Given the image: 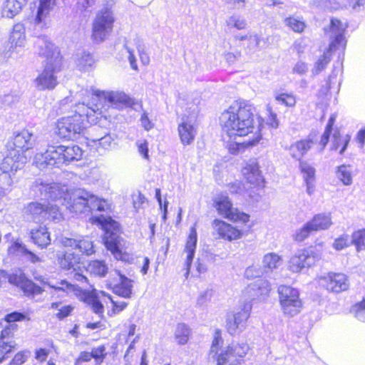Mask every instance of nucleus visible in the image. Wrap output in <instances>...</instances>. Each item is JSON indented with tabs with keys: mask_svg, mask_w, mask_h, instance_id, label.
I'll return each mask as SVG.
<instances>
[{
	"mask_svg": "<svg viewBox=\"0 0 365 365\" xmlns=\"http://www.w3.org/2000/svg\"><path fill=\"white\" fill-rule=\"evenodd\" d=\"M37 183L49 184L53 185L56 182H44L41 180H38L33 185V190L36 192V195L41 199L51 200L56 203L51 202L42 203L39 202H31L28 203L24 209V216L26 220L34 222H42L46 220H53L54 222H59L63 219V215L59 210L58 205L61 202L58 200H54L51 197H44L41 196V192L35 187Z\"/></svg>",
	"mask_w": 365,
	"mask_h": 365,
	"instance_id": "5",
	"label": "nucleus"
},
{
	"mask_svg": "<svg viewBox=\"0 0 365 365\" xmlns=\"http://www.w3.org/2000/svg\"><path fill=\"white\" fill-rule=\"evenodd\" d=\"M36 52L41 56H44L46 58V62L53 61V54L56 52L59 56L60 52L54 46V45L50 41L48 38L46 36H38L36 40L35 43Z\"/></svg>",
	"mask_w": 365,
	"mask_h": 365,
	"instance_id": "27",
	"label": "nucleus"
},
{
	"mask_svg": "<svg viewBox=\"0 0 365 365\" xmlns=\"http://www.w3.org/2000/svg\"><path fill=\"white\" fill-rule=\"evenodd\" d=\"M73 310V307L71 305L62 306L58 309V312L56 314V316L59 319H63L71 314Z\"/></svg>",
	"mask_w": 365,
	"mask_h": 365,
	"instance_id": "62",
	"label": "nucleus"
},
{
	"mask_svg": "<svg viewBox=\"0 0 365 365\" xmlns=\"http://www.w3.org/2000/svg\"><path fill=\"white\" fill-rule=\"evenodd\" d=\"M155 197L159 203L160 208L163 211V220L165 222L167 220V214H168V202H165L164 205L162 204V198L160 189H156L155 190Z\"/></svg>",
	"mask_w": 365,
	"mask_h": 365,
	"instance_id": "61",
	"label": "nucleus"
},
{
	"mask_svg": "<svg viewBox=\"0 0 365 365\" xmlns=\"http://www.w3.org/2000/svg\"><path fill=\"white\" fill-rule=\"evenodd\" d=\"M58 260L60 267L63 269H73L76 272L81 268V258L80 255L71 252L69 250L61 254H58Z\"/></svg>",
	"mask_w": 365,
	"mask_h": 365,
	"instance_id": "28",
	"label": "nucleus"
},
{
	"mask_svg": "<svg viewBox=\"0 0 365 365\" xmlns=\"http://www.w3.org/2000/svg\"><path fill=\"white\" fill-rule=\"evenodd\" d=\"M351 312L354 313L355 317L359 320L365 322V299L356 304L352 308Z\"/></svg>",
	"mask_w": 365,
	"mask_h": 365,
	"instance_id": "56",
	"label": "nucleus"
},
{
	"mask_svg": "<svg viewBox=\"0 0 365 365\" xmlns=\"http://www.w3.org/2000/svg\"><path fill=\"white\" fill-rule=\"evenodd\" d=\"M59 242L65 248L78 249L81 252L87 255L95 252L93 243L88 237L74 239L61 237Z\"/></svg>",
	"mask_w": 365,
	"mask_h": 365,
	"instance_id": "24",
	"label": "nucleus"
},
{
	"mask_svg": "<svg viewBox=\"0 0 365 365\" xmlns=\"http://www.w3.org/2000/svg\"><path fill=\"white\" fill-rule=\"evenodd\" d=\"M118 279L119 282L113 285V292L121 297L130 298L133 294L134 281L121 274H118Z\"/></svg>",
	"mask_w": 365,
	"mask_h": 365,
	"instance_id": "31",
	"label": "nucleus"
},
{
	"mask_svg": "<svg viewBox=\"0 0 365 365\" xmlns=\"http://www.w3.org/2000/svg\"><path fill=\"white\" fill-rule=\"evenodd\" d=\"M92 358L95 359L97 364H101L105 357V347L103 346L93 349L91 352Z\"/></svg>",
	"mask_w": 365,
	"mask_h": 365,
	"instance_id": "60",
	"label": "nucleus"
},
{
	"mask_svg": "<svg viewBox=\"0 0 365 365\" xmlns=\"http://www.w3.org/2000/svg\"><path fill=\"white\" fill-rule=\"evenodd\" d=\"M319 284L327 290L341 292L348 289L349 283L347 277L342 273L330 272L319 277Z\"/></svg>",
	"mask_w": 365,
	"mask_h": 365,
	"instance_id": "17",
	"label": "nucleus"
},
{
	"mask_svg": "<svg viewBox=\"0 0 365 365\" xmlns=\"http://www.w3.org/2000/svg\"><path fill=\"white\" fill-rule=\"evenodd\" d=\"M75 114L59 118L56 123V134L61 138L76 140L84 131L88 124L96 123L98 115H102L103 111L98 105L90 106L83 101L76 105Z\"/></svg>",
	"mask_w": 365,
	"mask_h": 365,
	"instance_id": "3",
	"label": "nucleus"
},
{
	"mask_svg": "<svg viewBox=\"0 0 365 365\" xmlns=\"http://www.w3.org/2000/svg\"><path fill=\"white\" fill-rule=\"evenodd\" d=\"M309 222L314 231L327 230L332 225L331 216L330 213H319L314 215Z\"/></svg>",
	"mask_w": 365,
	"mask_h": 365,
	"instance_id": "36",
	"label": "nucleus"
},
{
	"mask_svg": "<svg viewBox=\"0 0 365 365\" xmlns=\"http://www.w3.org/2000/svg\"><path fill=\"white\" fill-rule=\"evenodd\" d=\"M227 26L230 28H235L237 30L245 29L247 26V20L240 14H233L226 20Z\"/></svg>",
	"mask_w": 365,
	"mask_h": 365,
	"instance_id": "45",
	"label": "nucleus"
},
{
	"mask_svg": "<svg viewBox=\"0 0 365 365\" xmlns=\"http://www.w3.org/2000/svg\"><path fill=\"white\" fill-rule=\"evenodd\" d=\"M251 309L252 304L248 301L245 302L242 307H239L227 314L226 327L230 334H236L245 328Z\"/></svg>",
	"mask_w": 365,
	"mask_h": 365,
	"instance_id": "15",
	"label": "nucleus"
},
{
	"mask_svg": "<svg viewBox=\"0 0 365 365\" xmlns=\"http://www.w3.org/2000/svg\"><path fill=\"white\" fill-rule=\"evenodd\" d=\"M349 141V135H346L344 137H342L339 132H335L333 135L331 149L333 150H337L341 145V148L339 150V153L343 154Z\"/></svg>",
	"mask_w": 365,
	"mask_h": 365,
	"instance_id": "42",
	"label": "nucleus"
},
{
	"mask_svg": "<svg viewBox=\"0 0 365 365\" xmlns=\"http://www.w3.org/2000/svg\"><path fill=\"white\" fill-rule=\"evenodd\" d=\"M335 173L336 178L344 185H350L352 184V170L350 165H341L336 167Z\"/></svg>",
	"mask_w": 365,
	"mask_h": 365,
	"instance_id": "41",
	"label": "nucleus"
},
{
	"mask_svg": "<svg viewBox=\"0 0 365 365\" xmlns=\"http://www.w3.org/2000/svg\"><path fill=\"white\" fill-rule=\"evenodd\" d=\"M322 255V245L298 250L287 262V269L292 273H300L305 268L315 265Z\"/></svg>",
	"mask_w": 365,
	"mask_h": 365,
	"instance_id": "12",
	"label": "nucleus"
},
{
	"mask_svg": "<svg viewBox=\"0 0 365 365\" xmlns=\"http://www.w3.org/2000/svg\"><path fill=\"white\" fill-rule=\"evenodd\" d=\"M190 334V329L187 324L184 323H179L177 324L174 335L178 344H185L189 340Z\"/></svg>",
	"mask_w": 365,
	"mask_h": 365,
	"instance_id": "40",
	"label": "nucleus"
},
{
	"mask_svg": "<svg viewBox=\"0 0 365 365\" xmlns=\"http://www.w3.org/2000/svg\"><path fill=\"white\" fill-rule=\"evenodd\" d=\"M351 244H354L358 252L365 247V229L359 230L352 234Z\"/></svg>",
	"mask_w": 365,
	"mask_h": 365,
	"instance_id": "50",
	"label": "nucleus"
},
{
	"mask_svg": "<svg viewBox=\"0 0 365 365\" xmlns=\"http://www.w3.org/2000/svg\"><path fill=\"white\" fill-rule=\"evenodd\" d=\"M351 244V240H349L348 235H342L338 238L335 239L333 242V247L336 250H341Z\"/></svg>",
	"mask_w": 365,
	"mask_h": 365,
	"instance_id": "54",
	"label": "nucleus"
},
{
	"mask_svg": "<svg viewBox=\"0 0 365 365\" xmlns=\"http://www.w3.org/2000/svg\"><path fill=\"white\" fill-rule=\"evenodd\" d=\"M140 123L141 125L144 128V129L147 131L152 129L154 126V123H152L148 118V113L144 112L140 117Z\"/></svg>",
	"mask_w": 365,
	"mask_h": 365,
	"instance_id": "64",
	"label": "nucleus"
},
{
	"mask_svg": "<svg viewBox=\"0 0 365 365\" xmlns=\"http://www.w3.org/2000/svg\"><path fill=\"white\" fill-rule=\"evenodd\" d=\"M271 291L269 282L264 279H259L245 291V294H251L253 298L264 299L267 297Z\"/></svg>",
	"mask_w": 365,
	"mask_h": 365,
	"instance_id": "30",
	"label": "nucleus"
},
{
	"mask_svg": "<svg viewBox=\"0 0 365 365\" xmlns=\"http://www.w3.org/2000/svg\"><path fill=\"white\" fill-rule=\"evenodd\" d=\"M199 98L192 99L191 102H188L185 105H183L182 103L179 102L181 106L184 107L185 108V114L183 116H187L189 119L195 120L199 112Z\"/></svg>",
	"mask_w": 365,
	"mask_h": 365,
	"instance_id": "46",
	"label": "nucleus"
},
{
	"mask_svg": "<svg viewBox=\"0 0 365 365\" xmlns=\"http://www.w3.org/2000/svg\"><path fill=\"white\" fill-rule=\"evenodd\" d=\"M56 6V0H38L34 3V23L40 28L46 27V20Z\"/></svg>",
	"mask_w": 365,
	"mask_h": 365,
	"instance_id": "20",
	"label": "nucleus"
},
{
	"mask_svg": "<svg viewBox=\"0 0 365 365\" xmlns=\"http://www.w3.org/2000/svg\"><path fill=\"white\" fill-rule=\"evenodd\" d=\"M30 157L25 154L16 153V151H10L0 163V172H5L15 175L17 170L28 161Z\"/></svg>",
	"mask_w": 365,
	"mask_h": 365,
	"instance_id": "22",
	"label": "nucleus"
},
{
	"mask_svg": "<svg viewBox=\"0 0 365 365\" xmlns=\"http://www.w3.org/2000/svg\"><path fill=\"white\" fill-rule=\"evenodd\" d=\"M248 350L247 343H232L217 356V365H239Z\"/></svg>",
	"mask_w": 365,
	"mask_h": 365,
	"instance_id": "16",
	"label": "nucleus"
},
{
	"mask_svg": "<svg viewBox=\"0 0 365 365\" xmlns=\"http://www.w3.org/2000/svg\"><path fill=\"white\" fill-rule=\"evenodd\" d=\"M53 61L46 62L43 69L34 80L38 91L53 90L58 85V73L61 70L62 58L56 52L53 54Z\"/></svg>",
	"mask_w": 365,
	"mask_h": 365,
	"instance_id": "10",
	"label": "nucleus"
},
{
	"mask_svg": "<svg viewBox=\"0 0 365 365\" xmlns=\"http://www.w3.org/2000/svg\"><path fill=\"white\" fill-rule=\"evenodd\" d=\"M299 169L304 181L315 180V168L307 161H299Z\"/></svg>",
	"mask_w": 365,
	"mask_h": 365,
	"instance_id": "47",
	"label": "nucleus"
},
{
	"mask_svg": "<svg viewBox=\"0 0 365 365\" xmlns=\"http://www.w3.org/2000/svg\"><path fill=\"white\" fill-rule=\"evenodd\" d=\"M222 343V339L220 336V331H217L215 334L214 339L212 343L210 354H217L220 344Z\"/></svg>",
	"mask_w": 365,
	"mask_h": 365,
	"instance_id": "63",
	"label": "nucleus"
},
{
	"mask_svg": "<svg viewBox=\"0 0 365 365\" xmlns=\"http://www.w3.org/2000/svg\"><path fill=\"white\" fill-rule=\"evenodd\" d=\"M115 18L110 8L104 7L96 15L92 24L91 38L96 43H102L113 32Z\"/></svg>",
	"mask_w": 365,
	"mask_h": 365,
	"instance_id": "11",
	"label": "nucleus"
},
{
	"mask_svg": "<svg viewBox=\"0 0 365 365\" xmlns=\"http://www.w3.org/2000/svg\"><path fill=\"white\" fill-rule=\"evenodd\" d=\"M14 149L16 153L25 154V152L32 149L35 145L33 133L28 130L24 129L14 134L13 138Z\"/></svg>",
	"mask_w": 365,
	"mask_h": 365,
	"instance_id": "25",
	"label": "nucleus"
},
{
	"mask_svg": "<svg viewBox=\"0 0 365 365\" xmlns=\"http://www.w3.org/2000/svg\"><path fill=\"white\" fill-rule=\"evenodd\" d=\"M138 153L145 160H149L148 143L145 140H138L136 142Z\"/></svg>",
	"mask_w": 365,
	"mask_h": 365,
	"instance_id": "59",
	"label": "nucleus"
},
{
	"mask_svg": "<svg viewBox=\"0 0 365 365\" xmlns=\"http://www.w3.org/2000/svg\"><path fill=\"white\" fill-rule=\"evenodd\" d=\"M267 38L262 37L259 34L250 32L248 37L249 45L253 48H264L267 46Z\"/></svg>",
	"mask_w": 365,
	"mask_h": 365,
	"instance_id": "48",
	"label": "nucleus"
},
{
	"mask_svg": "<svg viewBox=\"0 0 365 365\" xmlns=\"http://www.w3.org/2000/svg\"><path fill=\"white\" fill-rule=\"evenodd\" d=\"M214 230L219 238L229 242L237 240L242 237V231L237 227L222 220L215 219L212 222Z\"/></svg>",
	"mask_w": 365,
	"mask_h": 365,
	"instance_id": "19",
	"label": "nucleus"
},
{
	"mask_svg": "<svg viewBox=\"0 0 365 365\" xmlns=\"http://www.w3.org/2000/svg\"><path fill=\"white\" fill-rule=\"evenodd\" d=\"M108 266L104 261L93 260L89 262L86 271L91 274L103 277L108 272Z\"/></svg>",
	"mask_w": 365,
	"mask_h": 365,
	"instance_id": "39",
	"label": "nucleus"
},
{
	"mask_svg": "<svg viewBox=\"0 0 365 365\" xmlns=\"http://www.w3.org/2000/svg\"><path fill=\"white\" fill-rule=\"evenodd\" d=\"M30 236L33 242L39 247H46L51 243L50 233L46 226L40 225L31 229Z\"/></svg>",
	"mask_w": 365,
	"mask_h": 365,
	"instance_id": "32",
	"label": "nucleus"
},
{
	"mask_svg": "<svg viewBox=\"0 0 365 365\" xmlns=\"http://www.w3.org/2000/svg\"><path fill=\"white\" fill-rule=\"evenodd\" d=\"M262 264L264 269L272 272L282 264V258L277 253L269 252L264 255Z\"/></svg>",
	"mask_w": 365,
	"mask_h": 365,
	"instance_id": "37",
	"label": "nucleus"
},
{
	"mask_svg": "<svg viewBox=\"0 0 365 365\" xmlns=\"http://www.w3.org/2000/svg\"><path fill=\"white\" fill-rule=\"evenodd\" d=\"M336 115L335 114H333L330 116L327 125L326 126L325 130L323 133V135L321 137V140L319 143V145L317 147V150L319 152H322L324 149L325 148L326 145H327L330 134L332 131V128L334 124V122L336 120Z\"/></svg>",
	"mask_w": 365,
	"mask_h": 365,
	"instance_id": "43",
	"label": "nucleus"
},
{
	"mask_svg": "<svg viewBox=\"0 0 365 365\" xmlns=\"http://www.w3.org/2000/svg\"><path fill=\"white\" fill-rule=\"evenodd\" d=\"M26 41V29L24 25L21 23L14 24L9 38L11 47H24L25 46Z\"/></svg>",
	"mask_w": 365,
	"mask_h": 365,
	"instance_id": "33",
	"label": "nucleus"
},
{
	"mask_svg": "<svg viewBox=\"0 0 365 365\" xmlns=\"http://www.w3.org/2000/svg\"><path fill=\"white\" fill-rule=\"evenodd\" d=\"M242 173L246 180L254 185H260L264 178L259 170V163L256 158L250 159L242 169Z\"/></svg>",
	"mask_w": 365,
	"mask_h": 365,
	"instance_id": "26",
	"label": "nucleus"
},
{
	"mask_svg": "<svg viewBox=\"0 0 365 365\" xmlns=\"http://www.w3.org/2000/svg\"><path fill=\"white\" fill-rule=\"evenodd\" d=\"M255 107L245 101H234L220 115V124L226 148L237 155L262 139V119L254 115Z\"/></svg>",
	"mask_w": 365,
	"mask_h": 365,
	"instance_id": "1",
	"label": "nucleus"
},
{
	"mask_svg": "<svg viewBox=\"0 0 365 365\" xmlns=\"http://www.w3.org/2000/svg\"><path fill=\"white\" fill-rule=\"evenodd\" d=\"M82 155L83 151L78 145H49L44 153L35 155L34 163L38 169L43 170L79 160Z\"/></svg>",
	"mask_w": 365,
	"mask_h": 365,
	"instance_id": "4",
	"label": "nucleus"
},
{
	"mask_svg": "<svg viewBox=\"0 0 365 365\" xmlns=\"http://www.w3.org/2000/svg\"><path fill=\"white\" fill-rule=\"evenodd\" d=\"M14 176L11 173L0 172V198L6 196L12 190Z\"/></svg>",
	"mask_w": 365,
	"mask_h": 365,
	"instance_id": "38",
	"label": "nucleus"
},
{
	"mask_svg": "<svg viewBox=\"0 0 365 365\" xmlns=\"http://www.w3.org/2000/svg\"><path fill=\"white\" fill-rule=\"evenodd\" d=\"M25 5L18 0H6L1 6V14L3 17L12 19L18 15Z\"/></svg>",
	"mask_w": 365,
	"mask_h": 365,
	"instance_id": "34",
	"label": "nucleus"
},
{
	"mask_svg": "<svg viewBox=\"0 0 365 365\" xmlns=\"http://www.w3.org/2000/svg\"><path fill=\"white\" fill-rule=\"evenodd\" d=\"M279 301L284 316L293 317L302 309L303 304L298 289L287 285L278 287Z\"/></svg>",
	"mask_w": 365,
	"mask_h": 365,
	"instance_id": "13",
	"label": "nucleus"
},
{
	"mask_svg": "<svg viewBox=\"0 0 365 365\" xmlns=\"http://www.w3.org/2000/svg\"><path fill=\"white\" fill-rule=\"evenodd\" d=\"M284 24L295 32L300 33L304 31L305 24L303 21L297 17H288L284 19Z\"/></svg>",
	"mask_w": 365,
	"mask_h": 365,
	"instance_id": "49",
	"label": "nucleus"
},
{
	"mask_svg": "<svg viewBox=\"0 0 365 365\" xmlns=\"http://www.w3.org/2000/svg\"><path fill=\"white\" fill-rule=\"evenodd\" d=\"M8 252L11 255L17 256H23L33 263L39 261V257L34 253L29 251L25 245L16 241L14 242L8 249Z\"/></svg>",
	"mask_w": 365,
	"mask_h": 365,
	"instance_id": "35",
	"label": "nucleus"
},
{
	"mask_svg": "<svg viewBox=\"0 0 365 365\" xmlns=\"http://www.w3.org/2000/svg\"><path fill=\"white\" fill-rule=\"evenodd\" d=\"M35 187L41 192V197L59 200L66 209L76 215L106 211L110 207L106 200L84 189L69 191L65 185L43 183H37Z\"/></svg>",
	"mask_w": 365,
	"mask_h": 365,
	"instance_id": "2",
	"label": "nucleus"
},
{
	"mask_svg": "<svg viewBox=\"0 0 365 365\" xmlns=\"http://www.w3.org/2000/svg\"><path fill=\"white\" fill-rule=\"evenodd\" d=\"M197 231L195 226L190 228V234L186 242L184 253L186 255L185 266L187 269L186 275L189 274L190 268L193 260L197 245Z\"/></svg>",
	"mask_w": 365,
	"mask_h": 365,
	"instance_id": "29",
	"label": "nucleus"
},
{
	"mask_svg": "<svg viewBox=\"0 0 365 365\" xmlns=\"http://www.w3.org/2000/svg\"><path fill=\"white\" fill-rule=\"evenodd\" d=\"M263 273L262 268L258 265H251L245 271V277L247 279H254L260 277Z\"/></svg>",
	"mask_w": 365,
	"mask_h": 365,
	"instance_id": "55",
	"label": "nucleus"
},
{
	"mask_svg": "<svg viewBox=\"0 0 365 365\" xmlns=\"http://www.w3.org/2000/svg\"><path fill=\"white\" fill-rule=\"evenodd\" d=\"M178 130L181 143L184 145H190L194 141L197 131L195 120L189 119L187 116H182Z\"/></svg>",
	"mask_w": 365,
	"mask_h": 365,
	"instance_id": "23",
	"label": "nucleus"
},
{
	"mask_svg": "<svg viewBox=\"0 0 365 365\" xmlns=\"http://www.w3.org/2000/svg\"><path fill=\"white\" fill-rule=\"evenodd\" d=\"M96 62L92 54L88 52H83L77 58L76 64L81 71H87L91 68Z\"/></svg>",
	"mask_w": 365,
	"mask_h": 365,
	"instance_id": "44",
	"label": "nucleus"
},
{
	"mask_svg": "<svg viewBox=\"0 0 365 365\" xmlns=\"http://www.w3.org/2000/svg\"><path fill=\"white\" fill-rule=\"evenodd\" d=\"M14 341H4L0 339V363L7 357V354L10 353L15 347Z\"/></svg>",
	"mask_w": 365,
	"mask_h": 365,
	"instance_id": "53",
	"label": "nucleus"
},
{
	"mask_svg": "<svg viewBox=\"0 0 365 365\" xmlns=\"http://www.w3.org/2000/svg\"><path fill=\"white\" fill-rule=\"evenodd\" d=\"M93 223L101 226L104 230V243L110 251L113 257L118 260L126 261L128 259V254L124 251L125 241L119 235L120 225L118 222L112 220L110 217H94L91 218Z\"/></svg>",
	"mask_w": 365,
	"mask_h": 365,
	"instance_id": "6",
	"label": "nucleus"
},
{
	"mask_svg": "<svg viewBox=\"0 0 365 365\" xmlns=\"http://www.w3.org/2000/svg\"><path fill=\"white\" fill-rule=\"evenodd\" d=\"M275 100L287 107H293L296 104V98L292 93H282L277 94Z\"/></svg>",
	"mask_w": 365,
	"mask_h": 365,
	"instance_id": "52",
	"label": "nucleus"
},
{
	"mask_svg": "<svg viewBox=\"0 0 365 365\" xmlns=\"http://www.w3.org/2000/svg\"><path fill=\"white\" fill-rule=\"evenodd\" d=\"M92 140L93 142L98 141L99 145L104 149L111 148L113 145V138L110 135H105L104 136L98 138H93Z\"/></svg>",
	"mask_w": 365,
	"mask_h": 365,
	"instance_id": "58",
	"label": "nucleus"
},
{
	"mask_svg": "<svg viewBox=\"0 0 365 365\" xmlns=\"http://www.w3.org/2000/svg\"><path fill=\"white\" fill-rule=\"evenodd\" d=\"M346 23H342L338 19H331L330 25V38L331 41L329 47L315 62L312 68L313 75H318L322 72L331 61V52L336 48H344L346 45V40L344 36L347 28Z\"/></svg>",
	"mask_w": 365,
	"mask_h": 365,
	"instance_id": "7",
	"label": "nucleus"
},
{
	"mask_svg": "<svg viewBox=\"0 0 365 365\" xmlns=\"http://www.w3.org/2000/svg\"><path fill=\"white\" fill-rule=\"evenodd\" d=\"M103 102L104 103H108V107L113 106L115 108L120 109L123 107L131 106L134 103V100L124 92L93 90L92 102L90 103V106H93V105L97 104L103 111V114L102 115H98V118L100 117L106 118V105L103 106Z\"/></svg>",
	"mask_w": 365,
	"mask_h": 365,
	"instance_id": "9",
	"label": "nucleus"
},
{
	"mask_svg": "<svg viewBox=\"0 0 365 365\" xmlns=\"http://www.w3.org/2000/svg\"><path fill=\"white\" fill-rule=\"evenodd\" d=\"M213 297L212 289H206L200 293L197 297V304L200 307L206 306L210 302Z\"/></svg>",
	"mask_w": 365,
	"mask_h": 365,
	"instance_id": "57",
	"label": "nucleus"
},
{
	"mask_svg": "<svg viewBox=\"0 0 365 365\" xmlns=\"http://www.w3.org/2000/svg\"><path fill=\"white\" fill-rule=\"evenodd\" d=\"M213 207L220 216L230 221L245 224L250 220V215L234 207L231 200L226 195H216L213 198Z\"/></svg>",
	"mask_w": 365,
	"mask_h": 365,
	"instance_id": "14",
	"label": "nucleus"
},
{
	"mask_svg": "<svg viewBox=\"0 0 365 365\" xmlns=\"http://www.w3.org/2000/svg\"><path fill=\"white\" fill-rule=\"evenodd\" d=\"M312 232L314 231L308 222L302 228L296 231L295 234L293 235V238L295 241L302 242L309 236Z\"/></svg>",
	"mask_w": 365,
	"mask_h": 365,
	"instance_id": "51",
	"label": "nucleus"
},
{
	"mask_svg": "<svg viewBox=\"0 0 365 365\" xmlns=\"http://www.w3.org/2000/svg\"><path fill=\"white\" fill-rule=\"evenodd\" d=\"M34 279L39 281L41 284H47L56 291H62L67 294L73 292L75 294L78 295L84 302L91 306L94 313L99 315L103 313V306L93 292L83 291L78 286L68 283L66 280H61L53 284L51 282L45 281L42 276H36Z\"/></svg>",
	"mask_w": 365,
	"mask_h": 365,
	"instance_id": "8",
	"label": "nucleus"
},
{
	"mask_svg": "<svg viewBox=\"0 0 365 365\" xmlns=\"http://www.w3.org/2000/svg\"><path fill=\"white\" fill-rule=\"evenodd\" d=\"M318 138L315 135L297 140L289 147L290 155L298 161H302L307 153L317 144Z\"/></svg>",
	"mask_w": 365,
	"mask_h": 365,
	"instance_id": "21",
	"label": "nucleus"
},
{
	"mask_svg": "<svg viewBox=\"0 0 365 365\" xmlns=\"http://www.w3.org/2000/svg\"><path fill=\"white\" fill-rule=\"evenodd\" d=\"M9 283L20 287L29 297H35L44 292L42 287L28 279L23 273L13 274L9 277Z\"/></svg>",
	"mask_w": 365,
	"mask_h": 365,
	"instance_id": "18",
	"label": "nucleus"
}]
</instances>
